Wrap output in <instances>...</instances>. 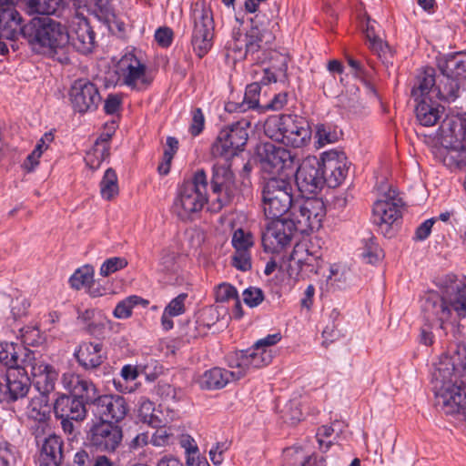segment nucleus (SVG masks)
Wrapping results in <instances>:
<instances>
[{"mask_svg": "<svg viewBox=\"0 0 466 466\" xmlns=\"http://www.w3.org/2000/svg\"><path fill=\"white\" fill-rule=\"evenodd\" d=\"M439 287L441 293L430 292L424 298L421 309L424 319L431 326H437L446 334V325H451L454 331L460 328L454 325L466 318V282L453 274L443 277Z\"/></svg>", "mask_w": 466, "mask_h": 466, "instance_id": "obj_1", "label": "nucleus"}, {"mask_svg": "<svg viewBox=\"0 0 466 466\" xmlns=\"http://www.w3.org/2000/svg\"><path fill=\"white\" fill-rule=\"evenodd\" d=\"M466 374V347L457 348L441 357L432 373L437 404L446 413L459 412L466 408V389L461 378Z\"/></svg>", "mask_w": 466, "mask_h": 466, "instance_id": "obj_2", "label": "nucleus"}, {"mask_svg": "<svg viewBox=\"0 0 466 466\" xmlns=\"http://www.w3.org/2000/svg\"><path fill=\"white\" fill-rule=\"evenodd\" d=\"M24 37L35 52L69 63L67 30L59 22L50 17L33 19L25 25Z\"/></svg>", "mask_w": 466, "mask_h": 466, "instance_id": "obj_3", "label": "nucleus"}, {"mask_svg": "<svg viewBox=\"0 0 466 466\" xmlns=\"http://www.w3.org/2000/svg\"><path fill=\"white\" fill-rule=\"evenodd\" d=\"M264 133L270 139L299 148L305 147L311 131L304 119L291 115L271 116L264 123Z\"/></svg>", "mask_w": 466, "mask_h": 466, "instance_id": "obj_4", "label": "nucleus"}, {"mask_svg": "<svg viewBox=\"0 0 466 466\" xmlns=\"http://www.w3.org/2000/svg\"><path fill=\"white\" fill-rule=\"evenodd\" d=\"M277 15L278 9L275 5L269 15L259 12L251 19L252 26L245 35L244 46L242 44L238 45V39L236 38L228 47L236 54L235 59L246 58L248 55L260 50L263 47L262 44H270L273 41L272 30L278 25Z\"/></svg>", "mask_w": 466, "mask_h": 466, "instance_id": "obj_5", "label": "nucleus"}, {"mask_svg": "<svg viewBox=\"0 0 466 466\" xmlns=\"http://www.w3.org/2000/svg\"><path fill=\"white\" fill-rule=\"evenodd\" d=\"M208 179L203 169L198 170L192 180L185 181L178 188L173 203L174 213L182 220L202 210L208 201Z\"/></svg>", "mask_w": 466, "mask_h": 466, "instance_id": "obj_6", "label": "nucleus"}, {"mask_svg": "<svg viewBox=\"0 0 466 466\" xmlns=\"http://www.w3.org/2000/svg\"><path fill=\"white\" fill-rule=\"evenodd\" d=\"M295 200L290 180L271 177L264 183L262 205L264 214L268 219L280 218L292 208Z\"/></svg>", "mask_w": 466, "mask_h": 466, "instance_id": "obj_7", "label": "nucleus"}, {"mask_svg": "<svg viewBox=\"0 0 466 466\" xmlns=\"http://www.w3.org/2000/svg\"><path fill=\"white\" fill-rule=\"evenodd\" d=\"M288 212H289V218L285 221L292 224L291 228L296 233L309 234L320 228L326 210L322 200L307 198L296 199Z\"/></svg>", "mask_w": 466, "mask_h": 466, "instance_id": "obj_8", "label": "nucleus"}, {"mask_svg": "<svg viewBox=\"0 0 466 466\" xmlns=\"http://www.w3.org/2000/svg\"><path fill=\"white\" fill-rule=\"evenodd\" d=\"M251 123L248 118H242L220 130L212 145L211 154L214 157L229 159L243 150L248 138V129Z\"/></svg>", "mask_w": 466, "mask_h": 466, "instance_id": "obj_9", "label": "nucleus"}, {"mask_svg": "<svg viewBox=\"0 0 466 466\" xmlns=\"http://www.w3.org/2000/svg\"><path fill=\"white\" fill-rule=\"evenodd\" d=\"M122 441V428L106 420L94 422L86 432L89 447L101 453H115L121 446Z\"/></svg>", "mask_w": 466, "mask_h": 466, "instance_id": "obj_10", "label": "nucleus"}, {"mask_svg": "<svg viewBox=\"0 0 466 466\" xmlns=\"http://www.w3.org/2000/svg\"><path fill=\"white\" fill-rule=\"evenodd\" d=\"M194 29L192 46L199 57H203L213 46L214 22L211 10L204 4H196L192 8Z\"/></svg>", "mask_w": 466, "mask_h": 466, "instance_id": "obj_11", "label": "nucleus"}, {"mask_svg": "<svg viewBox=\"0 0 466 466\" xmlns=\"http://www.w3.org/2000/svg\"><path fill=\"white\" fill-rule=\"evenodd\" d=\"M24 369L31 374L33 381L39 392L50 393L55 390L58 372L54 366L46 362L39 353L25 351L22 360Z\"/></svg>", "mask_w": 466, "mask_h": 466, "instance_id": "obj_12", "label": "nucleus"}, {"mask_svg": "<svg viewBox=\"0 0 466 466\" xmlns=\"http://www.w3.org/2000/svg\"><path fill=\"white\" fill-rule=\"evenodd\" d=\"M229 159L223 158V162H216L212 168L211 188L218 195L214 208L221 209L230 203L237 191L235 175L230 169Z\"/></svg>", "mask_w": 466, "mask_h": 466, "instance_id": "obj_13", "label": "nucleus"}, {"mask_svg": "<svg viewBox=\"0 0 466 466\" xmlns=\"http://www.w3.org/2000/svg\"><path fill=\"white\" fill-rule=\"evenodd\" d=\"M296 183L302 194L316 195L326 184L320 160L315 156L307 157L297 169Z\"/></svg>", "mask_w": 466, "mask_h": 466, "instance_id": "obj_14", "label": "nucleus"}, {"mask_svg": "<svg viewBox=\"0 0 466 466\" xmlns=\"http://www.w3.org/2000/svg\"><path fill=\"white\" fill-rule=\"evenodd\" d=\"M116 73L119 81L132 89H141L149 85L147 66L133 52H127L117 63Z\"/></svg>", "mask_w": 466, "mask_h": 466, "instance_id": "obj_15", "label": "nucleus"}, {"mask_svg": "<svg viewBox=\"0 0 466 466\" xmlns=\"http://www.w3.org/2000/svg\"><path fill=\"white\" fill-rule=\"evenodd\" d=\"M272 358L273 356L270 350H258L254 345L249 350L229 353L226 360L228 367L229 369H237L238 371L241 372V378H243L251 370L268 365Z\"/></svg>", "mask_w": 466, "mask_h": 466, "instance_id": "obj_16", "label": "nucleus"}, {"mask_svg": "<svg viewBox=\"0 0 466 466\" xmlns=\"http://www.w3.org/2000/svg\"><path fill=\"white\" fill-rule=\"evenodd\" d=\"M68 47L72 46L82 54L92 52L96 44V35L86 18L77 11L69 22Z\"/></svg>", "mask_w": 466, "mask_h": 466, "instance_id": "obj_17", "label": "nucleus"}, {"mask_svg": "<svg viewBox=\"0 0 466 466\" xmlns=\"http://www.w3.org/2000/svg\"><path fill=\"white\" fill-rule=\"evenodd\" d=\"M69 98L74 109L79 113L93 111L101 102L96 86L87 79L76 80L70 88Z\"/></svg>", "mask_w": 466, "mask_h": 466, "instance_id": "obj_18", "label": "nucleus"}, {"mask_svg": "<svg viewBox=\"0 0 466 466\" xmlns=\"http://www.w3.org/2000/svg\"><path fill=\"white\" fill-rule=\"evenodd\" d=\"M92 412L99 417V420H106L117 424L123 420L129 407L126 399L116 394L98 395L93 405Z\"/></svg>", "mask_w": 466, "mask_h": 466, "instance_id": "obj_19", "label": "nucleus"}, {"mask_svg": "<svg viewBox=\"0 0 466 466\" xmlns=\"http://www.w3.org/2000/svg\"><path fill=\"white\" fill-rule=\"evenodd\" d=\"M273 220L262 233V245L266 251L274 253L289 246L296 232L285 219Z\"/></svg>", "mask_w": 466, "mask_h": 466, "instance_id": "obj_20", "label": "nucleus"}, {"mask_svg": "<svg viewBox=\"0 0 466 466\" xmlns=\"http://www.w3.org/2000/svg\"><path fill=\"white\" fill-rule=\"evenodd\" d=\"M27 370L21 368L7 370L5 382L0 383V400L12 402L26 395L30 386Z\"/></svg>", "mask_w": 466, "mask_h": 466, "instance_id": "obj_21", "label": "nucleus"}, {"mask_svg": "<svg viewBox=\"0 0 466 466\" xmlns=\"http://www.w3.org/2000/svg\"><path fill=\"white\" fill-rule=\"evenodd\" d=\"M326 184L329 187H339L346 178L349 167L344 153L338 151L324 152L319 158Z\"/></svg>", "mask_w": 466, "mask_h": 466, "instance_id": "obj_22", "label": "nucleus"}, {"mask_svg": "<svg viewBox=\"0 0 466 466\" xmlns=\"http://www.w3.org/2000/svg\"><path fill=\"white\" fill-rule=\"evenodd\" d=\"M403 205L395 189L389 188L373 205V218L377 224L391 225L400 217Z\"/></svg>", "mask_w": 466, "mask_h": 466, "instance_id": "obj_23", "label": "nucleus"}, {"mask_svg": "<svg viewBox=\"0 0 466 466\" xmlns=\"http://www.w3.org/2000/svg\"><path fill=\"white\" fill-rule=\"evenodd\" d=\"M259 154L264 168H268L271 173H279L292 168L295 160V155L290 150L282 147H276L273 144H265L263 151Z\"/></svg>", "mask_w": 466, "mask_h": 466, "instance_id": "obj_24", "label": "nucleus"}, {"mask_svg": "<svg viewBox=\"0 0 466 466\" xmlns=\"http://www.w3.org/2000/svg\"><path fill=\"white\" fill-rule=\"evenodd\" d=\"M35 439L39 448L38 466H60L64 458L62 438L52 434L43 440L38 436Z\"/></svg>", "mask_w": 466, "mask_h": 466, "instance_id": "obj_25", "label": "nucleus"}, {"mask_svg": "<svg viewBox=\"0 0 466 466\" xmlns=\"http://www.w3.org/2000/svg\"><path fill=\"white\" fill-rule=\"evenodd\" d=\"M86 405L87 404L78 398L62 395L54 404V412L56 417L61 420H83L86 415Z\"/></svg>", "mask_w": 466, "mask_h": 466, "instance_id": "obj_26", "label": "nucleus"}, {"mask_svg": "<svg viewBox=\"0 0 466 466\" xmlns=\"http://www.w3.org/2000/svg\"><path fill=\"white\" fill-rule=\"evenodd\" d=\"M77 362L85 370H94L106 360L103 344L100 342H82L75 351Z\"/></svg>", "mask_w": 466, "mask_h": 466, "instance_id": "obj_27", "label": "nucleus"}, {"mask_svg": "<svg viewBox=\"0 0 466 466\" xmlns=\"http://www.w3.org/2000/svg\"><path fill=\"white\" fill-rule=\"evenodd\" d=\"M25 25H22V17L14 6L0 10V36L15 40L20 34L24 35Z\"/></svg>", "mask_w": 466, "mask_h": 466, "instance_id": "obj_28", "label": "nucleus"}, {"mask_svg": "<svg viewBox=\"0 0 466 466\" xmlns=\"http://www.w3.org/2000/svg\"><path fill=\"white\" fill-rule=\"evenodd\" d=\"M241 379V372L237 369L225 370L213 368L207 370L201 379L202 388L215 390L224 388L228 383Z\"/></svg>", "mask_w": 466, "mask_h": 466, "instance_id": "obj_29", "label": "nucleus"}, {"mask_svg": "<svg viewBox=\"0 0 466 466\" xmlns=\"http://www.w3.org/2000/svg\"><path fill=\"white\" fill-rule=\"evenodd\" d=\"M415 106L416 119L423 127H432L438 123L443 113V106L431 97H424L416 100Z\"/></svg>", "mask_w": 466, "mask_h": 466, "instance_id": "obj_30", "label": "nucleus"}, {"mask_svg": "<svg viewBox=\"0 0 466 466\" xmlns=\"http://www.w3.org/2000/svg\"><path fill=\"white\" fill-rule=\"evenodd\" d=\"M449 143L440 150L442 163L450 169L466 170V146L454 138H451Z\"/></svg>", "mask_w": 466, "mask_h": 466, "instance_id": "obj_31", "label": "nucleus"}, {"mask_svg": "<svg viewBox=\"0 0 466 466\" xmlns=\"http://www.w3.org/2000/svg\"><path fill=\"white\" fill-rule=\"evenodd\" d=\"M438 67L442 75L452 76L458 82L466 78V53H456L441 58Z\"/></svg>", "mask_w": 466, "mask_h": 466, "instance_id": "obj_32", "label": "nucleus"}, {"mask_svg": "<svg viewBox=\"0 0 466 466\" xmlns=\"http://www.w3.org/2000/svg\"><path fill=\"white\" fill-rule=\"evenodd\" d=\"M51 407L48 393L39 392L31 398L25 413L27 417L38 422H45L50 416Z\"/></svg>", "mask_w": 466, "mask_h": 466, "instance_id": "obj_33", "label": "nucleus"}, {"mask_svg": "<svg viewBox=\"0 0 466 466\" xmlns=\"http://www.w3.org/2000/svg\"><path fill=\"white\" fill-rule=\"evenodd\" d=\"M434 70L428 68L420 73L417 77V82L411 90V96L415 100H420L424 97H433L436 94Z\"/></svg>", "mask_w": 466, "mask_h": 466, "instance_id": "obj_34", "label": "nucleus"}, {"mask_svg": "<svg viewBox=\"0 0 466 466\" xmlns=\"http://www.w3.org/2000/svg\"><path fill=\"white\" fill-rule=\"evenodd\" d=\"M25 351L31 350L15 343L2 342L0 343V362L8 370L21 368Z\"/></svg>", "mask_w": 466, "mask_h": 466, "instance_id": "obj_35", "label": "nucleus"}, {"mask_svg": "<svg viewBox=\"0 0 466 466\" xmlns=\"http://www.w3.org/2000/svg\"><path fill=\"white\" fill-rule=\"evenodd\" d=\"M261 86L258 82H254L247 86L243 102L240 105L229 102L226 105V110L246 111L247 109L261 107L260 101Z\"/></svg>", "mask_w": 466, "mask_h": 466, "instance_id": "obj_36", "label": "nucleus"}, {"mask_svg": "<svg viewBox=\"0 0 466 466\" xmlns=\"http://www.w3.org/2000/svg\"><path fill=\"white\" fill-rule=\"evenodd\" d=\"M137 414L140 420L150 426H159L163 423H169L172 418L157 419V413L155 405L146 397H141L138 400Z\"/></svg>", "mask_w": 466, "mask_h": 466, "instance_id": "obj_37", "label": "nucleus"}, {"mask_svg": "<svg viewBox=\"0 0 466 466\" xmlns=\"http://www.w3.org/2000/svg\"><path fill=\"white\" fill-rule=\"evenodd\" d=\"M109 137H100L97 139L93 148L87 152L85 160L91 169H96L101 163L109 156Z\"/></svg>", "mask_w": 466, "mask_h": 466, "instance_id": "obj_38", "label": "nucleus"}, {"mask_svg": "<svg viewBox=\"0 0 466 466\" xmlns=\"http://www.w3.org/2000/svg\"><path fill=\"white\" fill-rule=\"evenodd\" d=\"M435 96L446 102H452L459 96L460 84L452 76L442 75L441 79L435 86Z\"/></svg>", "mask_w": 466, "mask_h": 466, "instance_id": "obj_39", "label": "nucleus"}, {"mask_svg": "<svg viewBox=\"0 0 466 466\" xmlns=\"http://www.w3.org/2000/svg\"><path fill=\"white\" fill-rule=\"evenodd\" d=\"M137 305L145 308L148 305V301L137 295L129 296L116 304L113 315L119 319H127L131 317L133 308Z\"/></svg>", "mask_w": 466, "mask_h": 466, "instance_id": "obj_40", "label": "nucleus"}, {"mask_svg": "<svg viewBox=\"0 0 466 466\" xmlns=\"http://www.w3.org/2000/svg\"><path fill=\"white\" fill-rule=\"evenodd\" d=\"M360 257L363 262L376 264L383 258V252L372 238L363 241V246L359 248Z\"/></svg>", "mask_w": 466, "mask_h": 466, "instance_id": "obj_41", "label": "nucleus"}, {"mask_svg": "<svg viewBox=\"0 0 466 466\" xmlns=\"http://www.w3.org/2000/svg\"><path fill=\"white\" fill-rule=\"evenodd\" d=\"M100 193L103 198L110 200L118 194L117 176L112 168L106 169L100 182Z\"/></svg>", "mask_w": 466, "mask_h": 466, "instance_id": "obj_42", "label": "nucleus"}, {"mask_svg": "<svg viewBox=\"0 0 466 466\" xmlns=\"http://www.w3.org/2000/svg\"><path fill=\"white\" fill-rule=\"evenodd\" d=\"M98 313L95 309L77 310V319L86 325V331L91 335H99L104 329L103 323L95 321Z\"/></svg>", "mask_w": 466, "mask_h": 466, "instance_id": "obj_43", "label": "nucleus"}, {"mask_svg": "<svg viewBox=\"0 0 466 466\" xmlns=\"http://www.w3.org/2000/svg\"><path fill=\"white\" fill-rule=\"evenodd\" d=\"M94 279V268L91 266H84L78 268L69 279L71 287L75 289L88 288Z\"/></svg>", "mask_w": 466, "mask_h": 466, "instance_id": "obj_44", "label": "nucleus"}, {"mask_svg": "<svg viewBox=\"0 0 466 466\" xmlns=\"http://www.w3.org/2000/svg\"><path fill=\"white\" fill-rule=\"evenodd\" d=\"M377 23L368 19L365 28L366 38L369 42L370 48L378 55L383 53L388 46L382 41L376 30Z\"/></svg>", "mask_w": 466, "mask_h": 466, "instance_id": "obj_45", "label": "nucleus"}, {"mask_svg": "<svg viewBox=\"0 0 466 466\" xmlns=\"http://www.w3.org/2000/svg\"><path fill=\"white\" fill-rule=\"evenodd\" d=\"M98 396L96 386L93 382L86 378H83L81 384L75 393L72 395L74 398L83 400L90 407L93 405Z\"/></svg>", "mask_w": 466, "mask_h": 466, "instance_id": "obj_46", "label": "nucleus"}, {"mask_svg": "<svg viewBox=\"0 0 466 466\" xmlns=\"http://www.w3.org/2000/svg\"><path fill=\"white\" fill-rule=\"evenodd\" d=\"M215 295L216 300L218 302H226L228 301L229 299H235L238 317H241V306L238 299V291L235 289V287L228 283L219 284L216 289Z\"/></svg>", "mask_w": 466, "mask_h": 466, "instance_id": "obj_47", "label": "nucleus"}, {"mask_svg": "<svg viewBox=\"0 0 466 466\" xmlns=\"http://www.w3.org/2000/svg\"><path fill=\"white\" fill-rule=\"evenodd\" d=\"M447 125L451 138H454L466 146V115L451 118Z\"/></svg>", "mask_w": 466, "mask_h": 466, "instance_id": "obj_48", "label": "nucleus"}, {"mask_svg": "<svg viewBox=\"0 0 466 466\" xmlns=\"http://www.w3.org/2000/svg\"><path fill=\"white\" fill-rule=\"evenodd\" d=\"M168 423H163L159 426H152L157 428L156 431L151 437L150 442L156 447H165L173 442L174 429L167 427Z\"/></svg>", "mask_w": 466, "mask_h": 466, "instance_id": "obj_49", "label": "nucleus"}, {"mask_svg": "<svg viewBox=\"0 0 466 466\" xmlns=\"http://www.w3.org/2000/svg\"><path fill=\"white\" fill-rule=\"evenodd\" d=\"M60 4L61 0H28V8L32 13L53 15Z\"/></svg>", "mask_w": 466, "mask_h": 466, "instance_id": "obj_50", "label": "nucleus"}, {"mask_svg": "<svg viewBox=\"0 0 466 466\" xmlns=\"http://www.w3.org/2000/svg\"><path fill=\"white\" fill-rule=\"evenodd\" d=\"M316 138L319 147H322L327 144L335 143L338 138V133L332 130L330 127L326 125L317 126Z\"/></svg>", "mask_w": 466, "mask_h": 466, "instance_id": "obj_51", "label": "nucleus"}, {"mask_svg": "<svg viewBox=\"0 0 466 466\" xmlns=\"http://www.w3.org/2000/svg\"><path fill=\"white\" fill-rule=\"evenodd\" d=\"M232 244L236 250H246L253 247V236L242 228L237 229L232 237Z\"/></svg>", "mask_w": 466, "mask_h": 466, "instance_id": "obj_52", "label": "nucleus"}, {"mask_svg": "<svg viewBox=\"0 0 466 466\" xmlns=\"http://www.w3.org/2000/svg\"><path fill=\"white\" fill-rule=\"evenodd\" d=\"M270 68L279 75L282 78H287V70L289 58L288 56L273 52L271 55Z\"/></svg>", "mask_w": 466, "mask_h": 466, "instance_id": "obj_53", "label": "nucleus"}, {"mask_svg": "<svg viewBox=\"0 0 466 466\" xmlns=\"http://www.w3.org/2000/svg\"><path fill=\"white\" fill-rule=\"evenodd\" d=\"M127 265V262L125 258L117 257L110 258L101 265L100 275L103 277H107L110 274L124 268Z\"/></svg>", "mask_w": 466, "mask_h": 466, "instance_id": "obj_54", "label": "nucleus"}, {"mask_svg": "<svg viewBox=\"0 0 466 466\" xmlns=\"http://www.w3.org/2000/svg\"><path fill=\"white\" fill-rule=\"evenodd\" d=\"M15 447L7 443L0 442V466H13L15 462Z\"/></svg>", "mask_w": 466, "mask_h": 466, "instance_id": "obj_55", "label": "nucleus"}, {"mask_svg": "<svg viewBox=\"0 0 466 466\" xmlns=\"http://www.w3.org/2000/svg\"><path fill=\"white\" fill-rule=\"evenodd\" d=\"M232 264L238 269L247 271L251 268V256L249 249L236 250L232 257Z\"/></svg>", "mask_w": 466, "mask_h": 466, "instance_id": "obj_56", "label": "nucleus"}, {"mask_svg": "<svg viewBox=\"0 0 466 466\" xmlns=\"http://www.w3.org/2000/svg\"><path fill=\"white\" fill-rule=\"evenodd\" d=\"M243 300L250 308L257 307L264 299L263 291L258 288L250 287L244 290Z\"/></svg>", "mask_w": 466, "mask_h": 466, "instance_id": "obj_57", "label": "nucleus"}, {"mask_svg": "<svg viewBox=\"0 0 466 466\" xmlns=\"http://www.w3.org/2000/svg\"><path fill=\"white\" fill-rule=\"evenodd\" d=\"M192 119L189 126V132L192 136H198L204 129L205 116L200 108H195L191 112Z\"/></svg>", "mask_w": 466, "mask_h": 466, "instance_id": "obj_58", "label": "nucleus"}, {"mask_svg": "<svg viewBox=\"0 0 466 466\" xmlns=\"http://www.w3.org/2000/svg\"><path fill=\"white\" fill-rule=\"evenodd\" d=\"M299 248H295L293 253L290 255V263L287 268V272L291 279H298L302 268L303 258H299Z\"/></svg>", "mask_w": 466, "mask_h": 466, "instance_id": "obj_59", "label": "nucleus"}, {"mask_svg": "<svg viewBox=\"0 0 466 466\" xmlns=\"http://www.w3.org/2000/svg\"><path fill=\"white\" fill-rule=\"evenodd\" d=\"M187 297V296L185 293L179 294L168 303L164 311L167 312V314H170L174 317L181 315L185 311L184 303Z\"/></svg>", "mask_w": 466, "mask_h": 466, "instance_id": "obj_60", "label": "nucleus"}, {"mask_svg": "<svg viewBox=\"0 0 466 466\" xmlns=\"http://www.w3.org/2000/svg\"><path fill=\"white\" fill-rule=\"evenodd\" d=\"M84 377L79 374H76L73 372L64 373L62 376V384L66 390L71 392L73 395L75 393V390L79 388L81 381Z\"/></svg>", "mask_w": 466, "mask_h": 466, "instance_id": "obj_61", "label": "nucleus"}, {"mask_svg": "<svg viewBox=\"0 0 466 466\" xmlns=\"http://www.w3.org/2000/svg\"><path fill=\"white\" fill-rule=\"evenodd\" d=\"M334 431L335 430H334L333 426L324 425V426H321L320 428H319L316 437H317L319 448L323 451H327L329 449V447L331 446L332 442L330 441H326L325 439L331 437Z\"/></svg>", "mask_w": 466, "mask_h": 466, "instance_id": "obj_62", "label": "nucleus"}, {"mask_svg": "<svg viewBox=\"0 0 466 466\" xmlns=\"http://www.w3.org/2000/svg\"><path fill=\"white\" fill-rule=\"evenodd\" d=\"M230 443L228 441L217 442L209 451V457L215 465H219L223 461V453L228 450Z\"/></svg>", "mask_w": 466, "mask_h": 466, "instance_id": "obj_63", "label": "nucleus"}, {"mask_svg": "<svg viewBox=\"0 0 466 466\" xmlns=\"http://www.w3.org/2000/svg\"><path fill=\"white\" fill-rule=\"evenodd\" d=\"M29 303L25 299L16 298L12 300L11 310L15 319L25 316L27 312Z\"/></svg>", "mask_w": 466, "mask_h": 466, "instance_id": "obj_64", "label": "nucleus"}]
</instances>
